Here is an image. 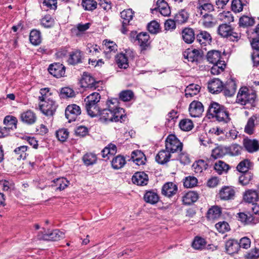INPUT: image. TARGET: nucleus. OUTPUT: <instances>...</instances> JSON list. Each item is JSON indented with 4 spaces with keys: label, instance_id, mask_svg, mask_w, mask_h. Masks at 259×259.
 I'll use <instances>...</instances> for the list:
<instances>
[{
    "label": "nucleus",
    "instance_id": "obj_37",
    "mask_svg": "<svg viewBox=\"0 0 259 259\" xmlns=\"http://www.w3.org/2000/svg\"><path fill=\"white\" fill-rule=\"evenodd\" d=\"M226 154H228L227 147L219 145L212 150L211 157L214 159H216L220 158Z\"/></svg>",
    "mask_w": 259,
    "mask_h": 259
},
{
    "label": "nucleus",
    "instance_id": "obj_18",
    "mask_svg": "<svg viewBox=\"0 0 259 259\" xmlns=\"http://www.w3.org/2000/svg\"><path fill=\"white\" fill-rule=\"evenodd\" d=\"M21 120L27 124H32L36 120V116L35 114L30 110H28L21 114Z\"/></svg>",
    "mask_w": 259,
    "mask_h": 259
},
{
    "label": "nucleus",
    "instance_id": "obj_26",
    "mask_svg": "<svg viewBox=\"0 0 259 259\" xmlns=\"http://www.w3.org/2000/svg\"><path fill=\"white\" fill-rule=\"evenodd\" d=\"M131 159L137 165H141L145 163V161L146 160L144 154L140 150H135L132 152Z\"/></svg>",
    "mask_w": 259,
    "mask_h": 259
},
{
    "label": "nucleus",
    "instance_id": "obj_5",
    "mask_svg": "<svg viewBox=\"0 0 259 259\" xmlns=\"http://www.w3.org/2000/svg\"><path fill=\"white\" fill-rule=\"evenodd\" d=\"M183 55L188 61L199 62L202 59L203 53L202 50L189 48L183 52Z\"/></svg>",
    "mask_w": 259,
    "mask_h": 259
},
{
    "label": "nucleus",
    "instance_id": "obj_42",
    "mask_svg": "<svg viewBox=\"0 0 259 259\" xmlns=\"http://www.w3.org/2000/svg\"><path fill=\"white\" fill-rule=\"evenodd\" d=\"M126 161L124 156L118 155L114 157L111 161V165L112 167L115 169H118L125 165Z\"/></svg>",
    "mask_w": 259,
    "mask_h": 259
},
{
    "label": "nucleus",
    "instance_id": "obj_4",
    "mask_svg": "<svg viewBox=\"0 0 259 259\" xmlns=\"http://www.w3.org/2000/svg\"><path fill=\"white\" fill-rule=\"evenodd\" d=\"M219 34L224 37H229L232 41L238 39L239 36L238 33L233 32L231 26L227 24L220 25L218 29Z\"/></svg>",
    "mask_w": 259,
    "mask_h": 259
},
{
    "label": "nucleus",
    "instance_id": "obj_23",
    "mask_svg": "<svg viewBox=\"0 0 259 259\" xmlns=\"http://www.w3.org/2000/svg\"><path fill=\"white\" fill-rule=\"evenodd\" d=\"M18 120L16 117L12 115L6 116L4 119L3 123L6 125L4 127L10 133L17 128Z\"/></svg>",
    "mask_w": 259,
    "mask_h": 259
},
{
    "label": "nucleus",
    "instance_id": "obj_2",
    "mask_svg": "<svg viewBox=\"0 0 259 259\" xmlns=\"http://www.w3.org/2000/svg\"><path fill=\"white\" fill-rule=\"evenodd\" d=\"M183 143L175 135L170 134L165 140V149L169 153H175L178 151H182Z\"/></svg>",
    "mask_w": 259,
    "mask_h": 259
},
{
    "label": "nucleus",
    "instance_id": "obj_14",
    "mask_svg": "<svg viewBox=\"0 0 259 259\" xmlns=\"http://www.w3.org/2000/svg\"><path fill=\"white\" fill-rule=\"evenodd\" d=\"M243 145L245 150L249 153H254L259 150V143L256 139H244Z\"/></svg>",
    "mask_w": 259,
    "mask_h": 259
},
{
    "label": "nucleus",
    "instance_id": "obj_19",
    "mask_svg": "<svg viewBox=\"0 0 259 259\" xmlns=\"http://www.w3.org/2000/svg\"><path fill=\"white\" fill-rule=\"evenodd\" d=\"M225 106L221 105L217 102L212 101L209 105L208 108L207 110L206 115L211 116L212 118L216 117L217 113L220 112V111H223Z\"/></svg>",
    "mask_w": 259,
    "mask_h": 259
},
{
    "label": "nucleus",
    "instance_id": "obj_30",
    "mask_svg": "<svg viewBox=\"0 0 259 259\" xmlns=\"http://www.w3.org/2000/svg\"><path fill=\"white\" fill-rule=\"evenodd\" d=\"M259 196L256 191L249 190L243 195L244 200L248 203H252V205L258 201Z\"/></svg>",
    "mask_w": 259,
    "mask_h": 259
},
{
    "label": "nucleus",
    "instance_id": "obj_32",
    "mask_svg": "<svg viewBox=\"0 0 259 259\" xmlns=\"http://www.w3.org/2000/svg\"><path fill=\"white\" fill-rule=\"evenodd\" d=\"M117 152V147L115 144L110 143L105 147L101 151L102 157L105 160L109 159L110 157L113 156Z\"/></svg>",
    "mask_w": 259,
    "mask_h": 259
},
{
    "label": "nucleus",
    "instance_id": "obj_15",
    "mask_svg": "<svg viewBox=\"0 0 259 259\" xmlns=\"http://www.w3.org/2000/svg\"><path fill=\"white\" fill-rule=\"evenodd\" d=\"M183 40L188 44H192L196 38L193 29L190 27H185L181 31Z\"/></svg>",
    "mask_w": 259,
    "mask_h": 259
},
{
    "label": "nucleus",
    "instance_id": "obj_62",
    "mask_svg": "<svg viewBox=\"0 0 259 259\" xmlns=\"http://www.w3.org/2000/svg\"><path fill=\"white\" fill-rule=\"evenodd\" d=\"M184 186L186 188H192L196 186L198 183L197 178L194 176H189L184 180Z\"/></svg>",
    "mask_w": 259,
    "mask_h": 259
},
{
    "label": "nucleus",
    "instance_id": "obj_48",
    "mask_svg": "<svg viewBox=\"0 0 259 259\" xmlns=\"http://www.w3.org/2000/svg\"><path fill=\"white\" fill-rule=\"evenodd\" d=\"M147 28L149 32L153 34H156L161 31L160 24L156 20H152L148 23Z\"/></svg>",
    "mask_w": 259,
    "mask_h": 259
},
{
    "label": "nucleus",
    "instance_id": "obj_53",
    "mask_svg": "<svg viewBox=\"0 0 259 259\" xmlns=\"http://www.w3.org/2000/svg\"><path fill=\"white\" fill-rule=\"evenodd\" d=\"M205 239L200 237H195L192 244V246L195 249L202 250L206 245Z\"/></svg>",
    "mask_w": 259,
    "mask_h": 259
},
{
    "label": "nucleus",
    "instance_id": "obj_58",
    "mask_svg": "<svg viewBox=\"0 0 259 259\" xmlns=\"http://www.w3.org/2000/svg\"><path fill=\"white\" fill-rule=\"evenodd\" d=\"M134 97V94L130 90L122 91L119 94V99L124 102L131 101Z\"/></svg>",
    "mask_w": 259,
    "mask_h": 259
},
{
    "label": "nucleus",
    "instance_id": "obj_16",
    "mask_svg": "<svg viewBox=\"0 0 259 259\" xmlns=\"http://www.w3.org/2000/svg\"><path fill=\"white\" fill-rule=\"evenodd\" d=\"M150 36L147 32H141L136 35V40L138 41L141 50H146L149 47Z\"/></svg>",
    "mask_w": 259,
    "mask_h": 259
},
{
    "label": "nucleus",
    "instance_id": "obj_54",
    "mask_svg": "<svg viewBox=\"0 0 259 259\" xmlns=\"http://www.w3.org/2000/svg\"><path fill=\"white\" fill-rule=\"evenodd\" d=\"M228 154L231 156H237L241 154L243 147L238 144H232L229 147H227Z\"/></svg>",
    "mask_w": 259,
    "mask_h": 259
},
{
    "label": "nucleus",
    "instance_id": "obj_12",
    "mask_svg": "<svg viewBox=\"0 0 259 259\" xmlns=\"http://www.w3.org/2000/svg\"><path fill=\"white\" fill-rule=\"evenodd\" d=\"M132 182L138 186H146L149 181L147 174L144 171H137L132 176Z\"/></svg>",
    "mask_w": 259,
    "mask_h": 259
},
{
    "label": "nucleus",
    "instance_id": "obj_25",
    "mask_svg": "<svg viewBox=\"0 0 259 259\" xmlns=\"http://www.w3.org/2000/svg\"><path fill=\"white\" fill-rule=\"evenodd\" d=\"M83 53L79 50L72 51L69 54L68 62L69 64L75 65L82 62Z\"/></svg>",
    "mask_w": 259,
    "mask_h": 259
},
{
    "label": "nucleus",
    "instance_id": "obj_34",
    "mask_svg": "<svg viewBox=\"0 0 259 259\" xmlns=\"http://www.w3.org/2000/svg\"><path fill=\"white\" fill-rule=\"evenodd\" d=\"M189 18V14L186 9H181L175 15L174 18L177 24H183L187 22Z\"/></svg>",
    "mask_w": 259,
    "mask_h": 259
},
{
    "label": "nucleus",
    "instance_id": "obj_47",
    "mask_svg": "<svg viewBox=\"0 0 259 259\" xmlns=\"http://www.w3.org/2000/svg\"><path fill=\"white\" fill-rule=\"evenodd\" d=\"M215 118L218 121L226 123H228L231 120L229 113L225 107H224L223 111H220V112L217 113Z\"/></svg>",
    "mask_w": 259,
    "mask_h": 259
},
{
    "label": "nucleus",
    "instance_id": "obj_1",
    "mask_svg": "<svg viewBox=\"0 0 259 259\" xmlns=\"http://www.w3.org/2000/svg\"><path fill=\"white\" fill-rule=\"evenodd\" d=\"M256 95L253 91H249L246 87L240 89L237 96V102L242 105H250V107L256 106Z\"/></svg>",
    "mask_w": 259,
    "mask_h": 259
},
{
    "label": "nucleus",
    "instance_id": "obj_36",
    "mask_svg": "<svg viewBox=\"0 0 259 259\" xmlns=\"http://www.w3.org/2000/svg\"><path fill=\"white\" fill-rule=\"evenodd\" d=\"M170 157V153H169L167 150H162L156 155L155 160L160 164H164L169 161Z\"/></svg>",
    "mask_w": 259,
    "mask_h": 259
},
{
    "label": "nucleus",
    "instance_id": "obj_40",
    "mask_svg": "<svg viewBox=\"0 0 259 259\" xmlns=\"http://www.w3.org/2000/svg\"><path fill=\"white\" fill-rule=\"evenodd\" d=\"M222 214L221 207L215 205L209 208L207 213V217L209 220H215L219 218Z\"/></svg>",
    "mask_w": 259,
    "mask_h": 259
},
{
    "label": "nucleus",
    "instance_id": "obj_55",
    "mask_svg": "<svg viewBox=\"0 0 259 259\" xmlns=\"http://www.w3.org/2000/svg\"><path fill=\"white\" fill-rule=\"evenodd\" d=\"M239 220L245 224L253 223L254 218L253 215L250 213H245L244 212H239L238 213Z\"/></svg>",
    "mask_w": 259,
    "mask_h": 259
},
{
    "label": "nucleus",
    "instance_id": "obj_20",
    "mask_svg": "<svg viewBox=\"0 0 259 259\" xmlns=\"http://www.w3.org/2000/svg\"><path fill=\"white\" fill-rule=\"evenodd\" d=\"M130 51H125V54L120 53L116 56L115 61L119 68L121 69H126L128 67V60L127 55L129 54Z\"/></svg>",
    "mask_w": 259,
    "mask_h": 259
},
{
    "label": "nucleus",
    "instance_id": "obj_38",
    "mask_svg": "<svg viewBox=\"0 0 259 259\" xmlns=\"http://www.w3.org/2000/svg\"><path fill=\"white\" fill-rule=\"evenodd\" d=\"M253 166V163L249 159H245L239 163L236 168L240 172H247L249 171V170L251 169Z\"/></svg>",
    "mask_w": 259,
    "mask_h": 259
},
{
    "label": "nucleus",
    "instance_id": "obj_22",
    "mask_svg": "<svg viewBox=\"0 0 259 259\" xmlns=\"http://www.w3.org/2000/svg\"><path fill=\"white\" fill-rule=\"evenodd\" d=\"M206 58L207 61L211 63H220L225 62L222 60L221 52L219 51L211 50L208 51L207 53Z\"/></svg>",
    "mask_w": 259,
    "mask_h": 259
},
{
    "label": "nucleus",
    "instance_id": "obj_8",
    "mask_svg": "<svg viewBox=\"0 0 259 259\" xmlns=\"http://www.w3.org/2000/svg\"><path fill=\"white\" fill-rule=\"evenodd\" d=\"M65 69V67L62 64L55 63L50 65L48 70L53 76L60 78L64 76Z\"/></svg>",
    "mask_w": 259,
    "mask_h": 259
},
{
    "label": "nucleus",
    "instance_id": "obj_52",
    "mask_svg": "<svg viewBox=\"0 0 259 259\" xmlns=\"http://www.w3.org/2000/svg\"><path fill=\"white\" fill-rule=\"evenodd\" d=\"M203 25L206 28H210L215 24L214 18L211 14H205L202 16Z\"/></svg>",
    "mask_w": 259,
    "mask_h": 259
},
{
    "label": "nucleus",
    "instance_id": "obj_9",
    "mask_svg": "<svg viewBox=\"0 0 259 259\" xmlns=\"http://www.w3.org/2000/svg\"><path fill=\"white\" fill-rule=\"evenodd\" d=\"M64 238H65V234L58 229H55L50 233H45L41 236H38L39 239L52 241H57Z\"/></svg>",
    "mask_w": 259,
    "mask_h": 259
},
{
    "label": "nucleus",
    "instance_id": "obj_13",
    "mask_svg": "<svg viewBox=\"0 0 259 259\" xmlns=\"http://www.w3.org/2000/svg\"><path fill=\"white\" fill-rule=\"evenodd\" d=\"M178 191L177 186L172 182H167L162 187L161 193L162 195L170 197L175 195Z\"/></svg>",
    "mask_w": 259,
    "mask_h": 259
},
{
    "label": "nucleus",
    "instance_id": "obj_46",
    "mask_svg": "<svg viewBox=\"0 0 259 259\" xmlns=\"http://www.w3.org/2000/svg\"><path fill=\"white\" fill-rule=\"evenodd\" d=\"M134 12L132 9H127L122 11L120 13L121 18L123 20V25L125 24H130V22L133 18Z\"/></svg>",
    "mask_w": 259,
    "mask_h": 259
},
{
    "label": "nucleus",
    "instance_id": "obj_6",
    "mask_svg": "<svg viewBox=\"0 0 259 259\" xmlns=\"http://www.w3.org/2000/svg\"><path fill=\"white\" fill-rule=\"evenodd\" d=\"M81 114V109L76 104H70L65 109V117L69 122L76 120L77 117Z\"/></svg>",
    "mask_w": 259,
    "mask_h": 259
},
{
    "label": "nucleus",
    "instance_id": "obj_49",
    "mask_svg": "<svg viewBox=\"0 0 259 259\" xmlns=\"http://www.w3.org/2000/svg\"><path fill=\"white\" fill-rule=\"evenodd\" d=\"M230 166L225 162L219 160L214 165V170L219 174L221 175L224 172H227L230 169Z\"/></svg>",
    "mask_w": 259,
    "mask_h": 259
},
{
    "label": "nucleus",
    "instance_id": "obj_7",
    "mask_svg": "<svg viewBox=\"0 0 259 259\" xmlns=\"http://www.w3.org/2000/svg\"><path fill=\"white\" fill-rule=\"evenodd\" d=\"M189 111L191 116L200 117L204 112V106L200 102L194 100L190 104Z\"/></svg>",
    "mask_w": 259,
    "mask_h": 259
},
{
    "label": "nucleus",
    "instance_id": "obj_59",
    "mask_svg": "<svg viewBox=\"0 0 259 259\" xmlns=\"http://www.w3.org/2000/svg\"><path fill=\"white\" fill-rule=\"evenodd\" d=\"M179 126L184 131H189L193 128L194 125L191 119H183L180 121Z\"/></svg>",
    "mask_w": 259,
    "mask_h": 259
},
{
    "label": "nucleus",
    "instance_id": "obj_61",
    "mask_svg": "<svg viewBox=\"0 0 259 259\" xmlns=\"http://www.w3.org/2000/svg\"><path fill=\"white\" fill-rule=\"evenodd\" d=\"M256 119L255 116L250 117L247 122L246 125L244 128V132L249 135H251L253 133L254 127V121Z\"/></svg>",
    "mask_w": 259,
    "mask_h": 259
},
{
    "label": "nucleus",
    "instance_id": "obj_39",
    "mask_svg": "<svg viewBox=\"0 0 259 259\" xmlns=\"http://www.w3.org/2000/svg\"><path fill=\"white\" fill-rule=\"evenodd\" d=\"M101 99L99 93L94 92L87 97L84 99L85 106L90 107L91 105H97Z\"/></svg>",
    "mask_w": 259,
    "mask_h": 259
},
{
    "label": "nucleus",
    "instance_id": "obj_27",
    "mask_svg": "<svg viewBox=\"0 0 259 259\" xmlns=\"http://www.w3.org/2000/svg\"><path fill=\"white\" fill-rule=\"evenodd\" d=\"M156 6L157 7L155 8L154 10H157L158 9L163 16H167L170 15V7L164 0H158Z\"/></svg>",
    "mask_w": 259,
    "mask_h": 259
},
{
    "label": "nucleus",
    "instance_id": "obj_44",
    "mask_svg": "<svg viewBox=\"0 0 259 259\" xmlns=\"http://www.w3.org/2000/svg\"><path fill=\"white\" fill-rule=\"evenodd\" d=\"M200 87L194 83L190 84L187 87L185 90V97H191L197 95L200 92Z\"/></svg>",
    "mask_w": 259,
    "mask_h": 259
},
{
    "label": "nucleus",
    "instance_id": "obj_60",
    "mask_svg": "<svg viewBox=\"0 0 259 259\" xmlns=\"http://www.w3.org/2000/svg\"><path fill=\"white\" fill-rule=\"evenodd\" d=\"M81 5L85 11H93L96 9L97 3L95 0H82Z\"/></svg>",
    "mask_w": 259,
    "mask_h": 259
},
{
    "label": "nucleus",
    "instance_id": "obj_41",
    "mask_svg": "<svg viewBox=\"0 0 259 259\" xmlns=\"http://www.w3.org/2000/svg\"><path fill=\"white\" fill-rule=\"evenodd\" d=\"M29 40L33 45H38L41 41L40 32L36 29L32 30L29 34Z\"/></svg>",
    "mask_w": 259,
    "mask_h": 259
},
{
    "label": "nucleus",
    "instance_id": "obj_57",
    "mask_svg": "<svg viewBox=\"0 0 259 259\" xmlns=\"http://www.w3.org/2000/svg\"><path fill=\"white\" fill-rule=\"evenodd\" d=\"M213 64V66L210 69V72L213 75H218L221 72H223L226 66L225 62H221L218 64L214 63Z\"/></svg>",
    "mask_w": 259,
    "mask_h": 259
},
{
    "label": "nucleus",
    "instance_id": "obj_50",
    "mask_svg": "<svg viewBox=\"0 0 259 259\" xmlns=\"http://www.w3.org/2000/svg\"><path fill=\"white\" fill-rule=\"evenodd\" d=\"M192 167L197 173H200L207 168L208 164L204 160L200 159L193 164Z\"/></svg>",
    "mask_w": 259,
    "mask_h": 259
},
{
    "label": "nucleus",
    "instance_id": "obj_11",
    "mask_svg": "<svg viewBox=\"0 0 259 259\" xmlns=\"http://www.w3.org/2000/svg\"><path fill=\"white\" fill-rule=\"evenodd\" d=\"M223 88V83L219 78H214L208 82V90L212 94H217L220 93L222 91Z\"/></svg>",
    "mask_w": 259,
    "mask_h": 259
},
{
    "label": "nucleus",
    "instance_id": "obj_63",
    "mask_svg": "<svg viewBox=\"0 0 259 259\" xmlns=\"http://www.w3.org/2000/svg\"><path fill=\"white\" fill-rule=\"evenodd\" d=\"M56 136L59 141L63 142L68 138L69 132L67 128H61L56 132Z\"/></svg>",
    "mask_w": 259,
    "mask_h": 259
},
{
    "label": "nucleus",
    "instance_id": "obj_24",
    "mask_svg": "<svg viewBox=\"0 0 259 259\" xmlns=\"http://www.w3.org/2000/svg\"><path fill=\"white\" fill-rule=\"evenodd\" d=\"M113 117V122H123L127 118L126 115L124 113V110L120 107H117L112 109Z\"/></svg>",
    "mask_w": 259,
    "mask_h": 259
},
{
    "label": "nucleus",
    "instance_id": "obj_43",
    "mask_svg": "<svg viewBox=\"0 0 259 259\" xmlns=\"http://www.w3.org/2000/svg\"><path fill=\"white\" fill-rule=\"evenodd\" d=\"M198 199V194L195 191H190L183 197V202L185 204L190 205L196 202Z\"/></svg>",
    "mask_w": 259,
    "mask_h": 259
},
{
    "label": "nucleus",
    "instance_id": "obj_29",
    "mask_svg": "<svg viewBox=\"0 0 259 259\" xmlns=\"http://www.w3.org/2000/svg\"><path fill=\"white\" fill-rule=\"evenodd\" d=\"M69 184V182L65 178L61 177L54 179L52 181L51 186L56 187L55 190L62 191L65 189Z\"/></svg>",
    "mask_w": 259,
    "mask_h": 259
},
{
    "label": "nucleus",
    "instance_id": "obj_17",
    "mask_svg": "<svg viewBox=\"0 0 259 259\" xmlns=\"http://www.w3.org/2000/svg\"><path fill=\"white\" fill-rule=\"evenodd\" d=\"M113 108L109 106V107H107V108L100 110L98 114L100 116L99 120L103 123L113 122V117H114L112 111Z\"/></svg>",
    "mask_w": 259,
    "mask_h": 259
},
{
    "label": "nucleus",
    "instance_id": "obj_21",
    "mask_svg": "<svg viewBox=\"0 0 259 259\" xmlns=\"http://www.w3.org/2000/svg\"><path fill=\"white\" fill-rule=\"evenodd\" d=\"M219 196L222 200H228L232 199L235 196V191L230 187L224 186L220 190Z\"/></svg>",
    "mask_w": 259,
    "mask_h": 259
},
{
    "label": "nucleus",
    "instance_id": "obj_28",
    "mask_svg": "<svg viewBox=\"0 0 259 259\" xmlns=\"http://www.w3.org/2000/svg\"><path fill=\"white\" fill-rule=\"evenodd\" d=\"M236 91V84L233 80L227 81L226 84L224 86L222 92L224 95L227 97L233 96Z\"/></svg>",
    "mask_w": 259,
    "mask_h": 259
},
{
    "label": "nucleus",
    "instance_id": "obj_45",
    "mask_svg": "<svg viewBox=\"0 0 259 259\" xmlns=\"http://www.w3.org/2000/svg\"><path fill=\"white\" fill-rule=\"evenodd\" d=\"M241 175L239 178V182L242 186L248 185L252 180L253 174L251 171L241 172Z\"/></svg>",
    "mask_w": 259,
    "mask_h": 259
},
{
    "label": "nucleus",
    "instance_id": "obj_10",
    "mask_svg": "<svg viewBox=\"0 0 259 259\" xmlns=\"http://www.w3.org/2000/svg\"><path fill=\"white\" fill-rule=\"evenodd\" d=\"M80 83L82 88L96 89L99 83L98 81L95 80V78L90 74L84 72L80 80Z\"/></svg>",
    "mask_w": 259,
    "mask_h": 259
},
{
    "label": "nucleus",
    "instance_id": "obj_56",
    "mask_svg": "<svg viewBox=\"0 0 259 259\" xmlns=\"http://www.w3.org/2000/svg\"><path fill=\"white\" fill-rule=\"evenodd\" d=\"M97 159L96 155L92 153H86L82 157V160L87 166L95 164L97 161Z\"/></svg>",
    "mask_w": 259,
    "mask_h": 259
},
{
    "label": "nucleus",
    "instance_id": "obj_64",
    "mask_svg": "<svg viewBox=\"0 0 259 259\" xmlns=\"http://www.w3.org/2000/svg\"><path fill=\"white\" fill-rule=\"evenodd\" d=\"M41 24L45 28H50L54 26V19L49 15L45 16L40 20Z\"/></svg>",
    "mask_w": 259,
    "mask_h": 259
},
{
    "label": "nucleus",
    "instance_id": "obj_35",
    "mask_svg": "<svg viewBox=\"0 0 259 259\" xmlns=\"http://www.w3.org/2000/svg\"><path fill=\"white\" fill-rule=\"evenodd\" d=\"M144 200L147 203L155 204L158 202L159 197L156 192L153 190H149L146 191L144 194Z\"/></svg>",
    "mask_w": 259,
    "mask_h": 259
},
{
    "label": "nucleus",
    "instance_id": "obj_51",
    "mask_svg": "<svg viewBox=\"0 0 259 259\" xmlns=\"http://www.w3.org/2000/svg\"><path fill=\"white\" fill-rule=\"evenodd\" d=\"M255 21L253 18L246 15H243L239 19L240 26L246 27L252 26L254 24Z\"/></svg>",
    "mask_w": 259,
    "mask_h": 259
},
{
    "label": "nucleus",
    "instance_id": "obj_31",
    "mask_svg": "<svg viewBox=\"0 0 259 259\" xmlns=\"http://www.w3.org/2000/svg\"><path fill=\"white\" fill-rule=\"evenodd\" d=\"M197 41L201 45L210 44L211 42L212 38L210 34L206 31H200L199 33L196 34Z\"/></svg>",
    "mask_w": 259,
    "mask_h": 259
},
{
    "label": "nucleus",
    "instance_id": "obj_3",
    "mask_svg": "<svg viewBox=\"0 0 259 259\" xmlns=\"http://www.w3.org/2000/svg\"><path fill=\"white\" fill-rule=\"evenodd\" d=\"M41 101L44 103L39 105L40 111L46 116H53L58 107L56 102L50 98Z\"/></svg>",
    "mask_w": 259,
    "mask_h": 259
},
{
    "label": "nucleus",
    "instance_id": "obj_33",
    "mask_svg": "<svg viewBox=\"0 0 259 259\" xmlns=\"http://www.w3.org/2000/svg\"><path fill=\"white\" fill-rule=\"evenodd\" d=\"M226 249L228 253L232 254L237 253L239 249V245L237 240L229 239L226 242Z\"/></svg>",
    "mask_w": 259,
    "mask_h": 259
}]
</instances>
